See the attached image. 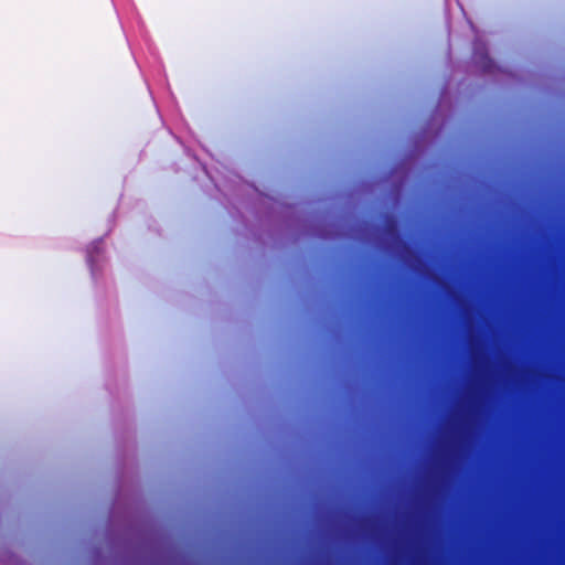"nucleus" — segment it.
<instances>
[{"instance_id":"1","label":"nucleus","mask_w":565,"mask_h":565,"mask_svg":"<svg viewBox=\"0 0 565 565\" xmlns=\"http://www.w3.org/2000/svg\"><path fill=\"white\" fill-rule=\"evenodd\" d=\"M472 60L476 66L479 67L478 71H507L495 63L490 56L487 43L480 40L473 42Z\"/></svg>"},{"instance_id":"2","label":"nucleus","mask_w":565,"mask_h":565,"mask_svg":"<svg viewBox=\"0 0 565 565\" xmlns=\"http://www.w3.org/2000/svg\"><path fill=\"white\" fill-rule=\"evenodd\" d=\"M564 71H565V67H564Z\"/></svg>"}]
</instances>
